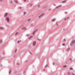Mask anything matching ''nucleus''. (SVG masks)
I'll use <instances>...</instances> for the list:
<instances>
[{"mask_svg": "<svg viewBox=\"0 0 75 75\" xmlns=\"http://www.w3.org/2000/svg\"><path fill=\"white\" fill-rule=\"evenodd\" d=\"M20 9H21V7H20Z\"/></svg>", "mask_w": 75, "mask_h": 75, "instance_id": "obj_25", "label": "nucleus"}, {"mask_svg": "<svg viewBox=\"0 0 75 75\" xmlns=\"http://www.w3.org/2000/svg\"><path fill=\"white\" fill-rule=\"evenodd\" d=\"M37 31V30H35V31H33V32L32 33L33 35H34V34H35V33Z\"/></svg>", "mask_w": 75, "mask_h": 75, "instance_id": "obj_8", "label": "nucleus"}, {"mask_svg": "<svg viewBox=\"0 0 75 75\" xmlns=\"http://www.w3.org/2000/svg\"><path fill=\"white\" fill-rule=\"evenodd\" d=\"M68 50V51H69V50Z\"/></svg>", "mask_w": 75, "mask_h": 75, "instance_id": "obj_30", "label": "nucleus"}, {"mask_svg": "<svg viewBox=\"0 0 75 75\" xmlns=\"http://www.w3.org/2000/svg\"><path fill=\"white\" fill-rule=\"evenodd\" d=\"M75 43V40H73L72 42V44H74Z\"/></svg>", "mask_w": 75, "mask_h": 75, "instance_id": "obj_6", "label": "nucleus"}, {"mask_svg": "<svg viewBox=\"0 0 75 75\" xmlns=\"http://www.w3.org/2000/svg\"><path fill=\"white\" fill-rule=\"evenodd\" d=\"M69 17H67V18H65L64 20V21H67V20H68V19H69Z\"/></svg>", "mask_w": 75, "mask_h": 75, "instance_id": "obj_4", "label": "nucleus"}, {"mask_svg": "<svg viewBox=\"0 0 75 75\" xmlns=\"http://www.w3.org/2000/svg\"><path fill=\"white\" fill-rule=\"evenodd\" d=\"M33 38V36H31L29 38V40H30V39H31V38Z\"/></svg>", "mask_w": 75, "mask_h": 75, "instance_id": "obj_9", "label": "nucleus"}, {"mask_svg": "<svg viewBox=\"0 0 75 75\" xmlns=\"http://www.w3.org/2000/svg\"><path fill=\"white\" fill-rule=\"evenodd\" d=\"M10 3H13V2L11 1H10Z\"/></svg>", "mask_w": 75, "mask_h": 75, "instance_id": "obj_21", "label": "nucleus"}, {"mask_svg": "<svg viewBox=\"0 0 75 75\" xmlns=\"http://www.w3.org/2000/svg\"><path fill=\"white\" fill-rule=\"evenodd\" d=\"M68 75H70V73L69 72V73H68Z\"/></svg>", "mask_w": 75, "mask_h": 75, "instance_id": "obj_18", "label": "nucleus"}, {"mask_svg": "<svg viewBox=\"0 0 75 75\" xmlns=\"http://www.w3.org/2000/svg\"><path fill=\"white\" fill-rule=\"evenodd\" d=\"M62 45H63V46H64V45H65V43H63Z\"/></svg>", "mask_w": 75, "mask_h": 75, "instance_id": "obj_17", "label": "nucleus"}, {"mask_svg": "<svg viewBox=\"0 0 75 75\" xmlns=\"http://www.w3.org/2000/svg\"><path fill=\"white\" fill-rule=\"evenodd\" d=\"M26 35L27 37H29V34H27Z\"/></svg>", "mask_w": 75, "mask_h": 75, "instance_id": "obj_12", "label": "nucleus"}, {"mask_svg": "<svg viewBox=\"0 0 75 75\" xmlns=\"http://www.w3.org/2000/svg\"><path fill=\"white\" fill-rule=\"evenodd\" d=\"M70 61H71V60H72V59H70Z\"/></svg>", "mask_w": 75, "mask_h": 75, "instance_id": "obj_24", "label": "nucleus"}, {"mask_svg": "<svg viewBox=\"0 0 75 75\" xmlns=\"http://www.w3.org/2000/svg\"><path fill=\"white\" fill-rule=\"evenodd\" d=\"M33 25V24H31V25Z\"/></svg>", "mask_w": 75, "mask_h": 75, "instance_id": "obj_28", "label": "nucleus"}, {"mask_svg": "<svg viewBox=\"0 0 75 75\" xmlns=\"http://www.w3.org/2000/svg\"><path fill=\"white\" fill-rule=\"evenodd\" d=\"M0 29H1V30H3V28L2 27H0Z\"/></svg>", "mask_w": 75, "mask_h": 75, "instance_id": "obj_13", "label": "nucleus"}, {"mask_svg": "<svg viewBox=\"0 0 75 75\" xmlns=\"http://www.w3.org/2000/svg\"><path fill=\"white\" fill-rule=\"evenodd\" d=\"M31 20V19H29L28 20V22H29Z\"/></svg>", "mask_w": 75, "mask_h": 75, "instance_id": "obj_10", "label": "nucleus"}, {"mask_svg": "<svg viewBox=\"0 0 75 75\" xmlns=\"http://www.w3.org/2000/svg\"><path fill=\"white\" fill-rule=\"evenodd\" d=\"M68 49H69V48Z\"/></svg>", "mask_w": 75, "mask_h": 75, "instance_id": "obj_29", "label": "nucleus"}, {"mask_svg": "<svg viewBox=\"0 0 75 75\" xmlns=\"http://www.w3.org/2000/svg\"><path fill=\"white\" fill-rule=\"evenodd\" d=\"M18 33L17 32V33H16V35H17V34H18Z\"/></svg>", "mask_w": 75, "mask_h": 75, "instance_id": "obj_16", "label": "nucleus"}, {"mask_svg": "<svg viewBox=\"0 0 75 75\" xmlns=\"http://www.w3.org/2000/svg\"><path fill=\"white\" fill-rule=\"evenodd\" d=\"M30 5L31 6H33V4H30Z\"/></svg>", "mask_w": 75, "mask_h": 75, "instance_id": "obj_19", "label": "nucleus"}, {"mask_svg": "<svg viewBox=\"0 0 75 75\" xmlns=\"http://www.w3.org/2000/svg\"><path fill=\"white\" fill-rule=\"evenodd\" d=\"M24 1L25 2V1H26V0H24Z\"/></svg>", "mask_w": 75, "mask_h": 75, "instance_id": "obj_20", "label": "nucleus"}, {"mask_svg": "<svg viewBox=\"0 0 75 75\" xmlns=\"http://www.w3.org/2000/svg\"><path fill=\"white\" fill-rule=\"evenodd\" d=\"M55 19H53L52 20V21H55Z\"/></svg>", "mask_w": 75, "mask_h": 75, "instance_id": "obj_14", "label": "nucleus"}, {"mask_svg": "<svg viewBox=\"0 0 75 75\" xmlns=\"http://www.w3.org/2000/svg\"><path fill=\"white\" fill-rule=\"evenodd\" d=\"M16 1V2H15V3H17V1Z\"/></svg>", "mask_w": 75, "mask_h": 75, "instance_id": "obj_22", "label": "nucleus"}, {"mask_svg": "<svg viewBox=\"0 0 75 75\" xmlns=\"http://www.w3.org/2000/svg\"><path fill=\"white\" fill-rule=\"evenodd\" d=\"M3 0H0V1H2Z\"/></svg>", "mask_w": 75, "mask_h": 75, "instance_id": "obj_23", "label": "nucleus"}, {"mask_svg": "<svg viewBox=\"0 0 75 75\" xmlns=\"http://www.w3.org/2000/svg\"><path fill=\"white\" fill-rule=\"evenodd\" d=\"M70 70H72V69H73V68L72 67H70Z\"/></svg>", "mask_w": 75, "mask_h": 75, "instance_id": "obj_11", "label": "nucleus"}, {"mask_svg": "<svg viewBox=\"0 0 75 75\" xmlns=\"http://www.w3.org/2000/svg\"><path fill=\"white\" fill-rule=\"evenodd\" d=\"M21 29L22 30H27V28L25 27H23Z\"/></svg>", "mask_w": 75, "mask_h": 75, "instance_id": "obj_5", "label": "nucleus"}, {"mask_svg": "<svg viewBox=\"0 0 75 75\" xmlns=\"http://www.w3.org/2000/svg\"><path fill=\"white\" fill-rule=\"evenodd\" d=\"M38 7H40V5H38Z\"/></svg>", "mask_w": 75, "mask_h": 75, "instance_id": "obj_26", "label": "nucleus"}, {"mask_svg": "<svg viewBox=\"0 0 75 75\" xmlns=\"http://www.w3.org/2000/svg\"><path fill=\"white\" fill-rule=\"evenodd\" d=\"M66 67V66H64V67Z\"/></svg>", "mask_w": 75, "mask_h": 75, "instance_id": "obj_27", "label": "nucleus"}, {"mask_svg": "<svg viewBox=\"0 0 75 75\" xmlns=\"http://www.w3.org/2000/svg\"><path fill=\"white\" fill-rule=\"evenodd\" d=\"M8 14L7 13H5V15H4V17H7Z\"/></svg>", "mask_w": 75, "mask_h": 75, "instance_id": "obj_7", "label": "nucleus"}, {"mask_svg": "<svg viewBox=\"0 0 75 75\" xmlns=\"http://www.w3.org/2000/svg\"><path fill=\"white\" fill-rule=\"evenodd\" d=\"M0 42L1 43V42H2V40H0Z\"/></svg>", "mask_w": 75, "mask_h": 75, "instance_id": "obj_15", "label": "nucleus"}, {"mask_svg": "<svg viewBox=\"0 0 75 75\" xmlns=\"http://www.w3.org/2000/svg\"><path fill=\"white\" fill-rule=\"evenodd\" d=\"M36 45V42L35 41H34L33 42V46H35V45Z\"/></svg>", "mask_w": 75, "mask_h": 75, "instance_id": "obj_3", "label": "nucleus"}, {"mask_svg": "<svg viewBox=\"0 0 75 75\" xmlns=\"http://www.w3.org/2000/svg\"><path fill=\"white\" fill-rule=\"evenodd\" d=\"M45 15V13H42V14H40L39 16V18H41L42 17L44 16Z\"/></svg>", "mask_w": 75, "mask_h": 75, "instance_id": "obj_1", "label": "nucleus"}, {"mask_svg": "<svg viewBox=\"0 0 75 75\" xmlns=\"http://www.w3.org/2000/svg\"><path fill=\"white\" fill-rule=\"evenodd\" d=\"M6 21H7V22L8 23V22H9V21H10V19H9V18H8V17L6 18Z\"/></svg>", "mask_w": 75, "mask_h": 75, "instance_id": "obj_2", "label": "nucleus"}]
</instances>
